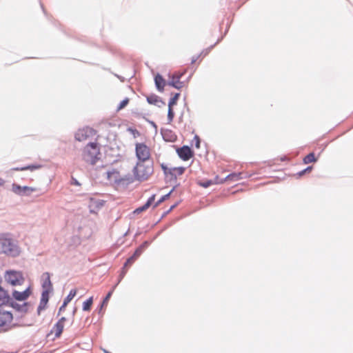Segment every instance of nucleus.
I'll list each match as a JSON object with an SVG mask.
<instances>
[{"mask_svg": "<svg viewBox=\"0 0 353 353\" xmlns=\"http://www.w3.org/2000/svg\"><path fill=\"white\" fill-rule=\"evenodd\" d=\"M184 72H176L172 76L169 85L176 88L181 89L183 87V83L180 81L181 77L183 75Z\"/></svg>", "mask_w": 353, "mask_h": 353, "instance_id": "11", "label": "nucleus"}, {"mask_svg": "<svg viewBox=\"0 0 353 353\" xmlns=\"http://www.w3.org/2000/svg\"><path fill=\"white\" fill-rule=\"evenodd\" d=\"M179 157L183 161H188L193 156V152L188 146H183L176 150Z\"/></svg>", "mask_w": 353, "mask_h": 353, "instance_id": "12", "label": "nucleus"}, {"mask_svg": "<svg viewBox=\"0 0 353 353\" xmlns=\"http://www.w3.org/2000/svg\"><path fill=\"white\" fill-rule=\"evenodd\" d=\"M136 261V259L132 256H130L127 261L125 263L124 265H123V270H122V272H121V278L122 279L124 275L126 274L127 271H128V268L132 265V264Z\"/></svg>", "mask_w": 353, "mask_h": 353, "instance_id": "22", "label": "nucleus"}, {"mask_svg": "<svg viewBox=\"0 0 353 353\" xmlns=\"http://www.w3.org/2000/svg\"><path fill=\"white\" fill-rule=\"evenodd\" d=\"M4 184H5V181L3 179L0 178V187L3 186Z\"/></svg>", "mask_w": 353, "mask_h": 353, "instance_id": "38", "label": "nucleus"}, {"mask_svg": "<svg viewBox=\"0 0 353 353\" xmlns=\"http://www.w3.org/2000/svg\"><path fill=\"white\" fill-rule=\"evenodd\" d=\"M147 101L152 105H157L161 107L165 105V103L159 97L155 94H151L147 97Z\"/></svg>", "mask_w": 353, "mask_h": 353, "instance_id": "17", "label": "nucleus"}, {"mask_svg": "<svg viewBox=\"0 0 353 353\" xmlns=\"http://www.w3.org/2000/svg\"><path fill=\"white\" fill-rule=\"evenodd\" d=\"M66 321L65 317H61L59 321L54 325L52 333H54L56 337H59L64 328V323Z\"/></svg>", "mask_w": 353, "mask_h": 353, "instance_id": "14", "label": "nucleus"}, {"mask_svg": "<svg viewBox=\"0 0 353 353\" xmlns=\"http://www.w3.org/2000/svg\"><path fill=\"white\" fill-rule=\"evenodd\" d=\"M251 176V174H248L246 172L232 173L226 176L224 180L222 179V183H230V182H236L241 179H246Z\"/></svg>", "mask_w": 353, "mask_h": 353, "instance_id": "10", "label": "nucleus"}, {"mask_svg": "<svg viewBox=\"0 0 353 353\" xmlns=\"http://www.w3.org/2000/svg\"><path fill=\"white\" fill-rule=\"evenodd\" d=\"M113 290H114V289L108 293V294L106 295V296L105 297V299L103 301L102 306H103L104 305H106L108 303L109 299H110V297L112 294Z\"/></svg>", "mask_w": 353, "mask_h": 353, "instance_id": "32", "label": "nucleus"}, {"mask_svg": "<svg viewBox=\"0 0 353 353\" xmlns=\"http://www.w3.org/2000/svg\"><path fill=\"white\" fill-rule=\"evenodd\" d=\"M306 172H305V170H303L302 171L299 172L297 173V175L300 177V176H302L303 174H305Z\"/></svg>", "mask_w": 353, "mask_h": 353, "instance_id": "36", "label": "nucleus"}, {"mask_svg": "<svg viewBox=\"0 0 353 353\" xmlns=\"http://www.w3.org/2000/svg\"><path fill=\"white\" fill-rule=\"evenodd\" d=\"M108 178L111 182L116 183H119L122 181L119 176V172L114 170L108 173Z\"/></svg>", "mask_w": 353, "mask_h": 353, "instance_id": "20", "label": "nucleus"}, {"mask_svg": "<svg viewBox=\"0 0 353 353\" xmlns=\"http://www.w3.org/2000/svg\"><path fill=\"white\" fill-rule=\"evenodd\" d=\"M174 117V112L173 111L172 108L168 107V119L170 123L172 121Z\"/></svg>", "mask_w": 353, "mask_h": 353, "instance_id": "31", "label": "nucleus"}, {"mask_svg": "<svg viewBox=\"0 0 353 353\" xmlns=\"http://www.w3.org/2000/svg\"><path fill=\"white\" fill-rule=\"evenodd\" d=\"M41 168V165H30L25 167L21 168H14L12 170L16 171H24V170H30L34 171L35 170H38Z\"/></svg>", "mask_w": 353, "mask_h": 353, "instance_id": "23", "label": "nucleus"}, {"mask_svg": "<svg viewBox=\"0 0 353 353\" xmlns=\"http://www.w3.org/2000/svg\"><path fill=\"white\" fill-rule=\"evenodd\" d=\"M141 250L139 248H138L135 250L132 256L137 260L139 258V256L141 255Z\"/></svg>", "mask_w": 353, "mask_h": 353, "instance_id": "34", "label": "nucleus"}, {"mask_svg": "<svg viewBox=\"0 0 353 353\" xmlns=\"http://www.w3.org/2000/svg\"><path fill=\"white\" fill-rule=\"evenodd\" d=\"M6 281L12 285H20L24 281L21 272L17 271H8L5 276Z\"/></svg>", "mask_w": 353, "mask_h": 353, "instance_id": "9", "label": "nucleus"}, {"mask_svg": "<svg viewBox=\"0 0 353 353\" xmlns=\"http://www.w3.org/2000/svg\"><path fill=\"white\" fill-rule=\"evenodd\" d=\"M0 250L12 256L19 255L20 250L15 241L8 234H0Z\"/></svg>", "mask_w": 353, "mask_h": 353, "instance_id": "3", "label": "nucleus"}, {"mask_svg": "<svg viewBox=\"0 0 353 353\" xmlns=\"http://www.w3.org/2000/svg\"><path fill=\"white\" fill-rule=\"evenodd\" d=\"M43 290L52 291V284L50 281V275L48 272H45L41 276Z\"/></svg>", "mask_w": 353, "mask_h": 353, "instance_id": "16", "label": "nucleus"}, {"mask_svg": "<svg viewBox=\"0 0 353 353\" xmlns=\"http://www.w3.org/2000/svg\"><path fill=\"white\" fill-rule=\"evenodd\" d=\"M96 135V131L91 128L85 127L79 129L75 134V139L78 141H85L92 139Z\"/></svg>", "mask_w": 353, "mask_h": 353, "instance_id": "8", "label": "nucleus"}, {"mask_svg": "<svg viewBox=\"0 0 353 353\" xmlns=\"http://www.w3.org/2000/svg\"><path fill=\"white\" fill-rule=\"evenodd\" d=\"M180 94L176 93L170 100L168 103V107L173 108L174 105H175L177 103V101L179 98Z\"/></svg>", "mask_w": 353, "mask_h": 353, "instance_id": "29", "label": "nucleus"}, {"mask_svg": "<svg viewBox=\"0 0 353 353\" xmlns=\"http://www.w3.org/2000/svg\"><path fill=\"white\" fill-rule=\"evenodd\" d=\"M74 184L77 185H79V183H78V181H74Z\"/></svg>", "mask_w": 353, "mask_h": 353, "instance_id": "39", "label": "nucleus"}, {"mask_svg": "<svg viewBox=\"0 0 353 353\" xmlns=\"http://www.w3.org/2000/svg\"><path fill=\"white\" fill-rule=\"evenodd\" d=\"M100 147L96 142H91L86 145L82 150V159L87 163L94 165L99 159Z\"/></svg>", "mask_w": 353, "mask_h": 353, "instance_id": "1", "label": "nucleus"}, {"mask_svg": "<svg viewBox=\"0 0 353 353\" xmlns=\"http://www.w3.org/2000/svg\"><path fill=\"white\" fill-rule=\"evenodd\" d=\"M68 304H65L63 302L62 305L60 307L59 310V314H60L61 312L64 311Z\"/></svg>", "mask_w": 353, "mask_h": 353, "instance_id": "35", "label": "nucleus"}, {"mask_svg": "<svg viewBox=\"0 0 353 353\" xmlns=\"http://www.w3.org/2000/svg\"><path fill=\"white\" fill-rule=\"evenodd\" d=\"M303 163L305 164H308L310 163H314L317 161L316 158L315 157V155L313 152L310 153L309 154L306 155L303 158Z\"/></svg>", "mask_w": 353, "mask_h": 353, "instance_id": "24", "label": "nucleus"}, {"mask_svg": "<svg viewBox=\"0 0 353 353\" xmlns=\"http://www.w3.org/2000/svg\"><path fill=\"white\" fill-rule=\"evenodd\" d=\"M154 81L157 89L162 92L165 85V80L163 78L161 75L157 74L154 78Z\"/></svg>", "mask_w": 353, "mask_h": 353, "instance_id": "21", "label": "nucleus"}, {"mask_svg": "<svg viewBox=\"0 0 353 353\" xmlns=\"http://www.w3.org/2000/svg\"><path fill=\"white\" fill-rule=\"evenodd\" d=\"M77 292V289L71 290L68 295L65 297V299L63 301L65 304H68L72 301V299L76 296Z\"/></svg>", "mask_w": 353, "mask_h": 353, "instance_id": "25", "label": "nucleus"}, {"mask_svg": "<svg viewBox=\"0 0 353 353\" xmlns=\"http://www.w3.org/2000/svg\"><path fill=\"white\" fill-rule=\"evenodd\" d=\"M164 199V198H163L162 199L159 200V203L161 202Z\"/></svg>", "mask_w": 353, "mask_h": 353, "instance_id": "40", "label": "nucleus"}, {"mask_svg": "<svg viewBox=\"0 0 353 353\" xmlns=\"http://www.w3.org/2000/svg\"><path fill=\"white\" fill-rule=\"evenodd\" d=\"M161 168L165 176L170 181H176L177 177L181 176L185 170L184 167L168 168L163 163L161 165Z\"/></svg>", "mask_w": 353, "mask_h": 353, "instance_id": "7", "label": "nucleus"}, {"mask_svg": "<svg viewBox=\"0 0 353 353\" xmlns=\"http://www.w3.org/2000/svg\"><path fill=\"white\" fill-rule=\"evenodd\" d=\"M153 172V164L147 161H138L133 170L135 179L141 181L148 179Z\"/></svg>", "mask_w": 353, "mask_h": 353, "instance_id": "2", "label": "nucleus"}, {"mask_svg": "<svg viewBox=\"0 0 353 353\" xmlns=\"http://www.w3.org/2000/svg\"><path fill=\"white\" fill-rule=\"evenodd\" d=\"M128 131L132 133L134 138L140 136V132L136 129L129 128Z\"/></svg>", "mask_w": 353, "mask_h": 353, "instance_id": "33", "label": "nucleus"}, {"mask_svg": "<svg viewBox=\"0 0 353 353\" xmlns=\"http://www.w3.org/2000/svg\"><path fill=\"white\" fill-rule=\"evenodd\" d=\"M220 182L219 177L216 176L214 179L204 180V181H198L197 184L203 188H208L214 184H219Z\"/></svg>", "mask_w": 353, "mask_h": 353, "instance_id": "18", "label": "nucleus"}, {"mask_svg": "<svg viewBox=\"0 0 353 353\" xmlns=\"http://www.w3.org/2000/svg\"><path fill=\"white\" fill-rule=\"evenodd\" d=\"M37 188L28 186H23V194L21 195L29 196L33 192H35Z\"/></svg>", "mask_w": 353, "mask_h": 353, "instance_id": "28", "label": "nucleus"}, {"mask_svg": "<svg viewBox=\"0 0 353 353\" xmlns=\"http://www.w3.org/2000/svg\"><path fill=\"white\" fill-rule=\"evenodd\" d=\"M312 170V166H309V167H307V168L305 169L306 173L310 172Z\"/></svg>", "mask_w": 353, "mask_h": 353, "instance_id": "37", "label": "nucleus"}, {"mask_svg": "<svg viewBox=\"0 0 353 353\" xmlns=\"http://www.w3.org/2000/svg\"><path fill=\"white\" fill-rule=\"evenodd\" d=\"M129 101L130 100L128 98H125L122 101H121V103H119V105L117 108V110L119 111V110H122L123 108H124L128 104Z\"/></svg>", "mask_w": 353, "mask_h": 353, "instance_id": "30", "label": "nucleus"}, {"mask_svg": "<svg viewBox=\"0 0 353 353\" xmlns=\"http://www.w3.org/2000/svg\"><path fill=\"white\" fill-rule=\"evenodd\" d=\"M30 294L31 290L30 288H28L23 292L14 290L12 292V297L17 301H26L30 296Z\"/></svg>", "mask_w": 353, "mask_h": 353, "instance_id": "15", "label": "nucleus"}, {"mask_svg": "<svg viewBox=\"0 0 353 353\" xmlns=\"http://www.w3.org/2000/svg\"><path fill=\"white\" fill-rule=\"evenodd\" d=\"M93 303V298L90 297L87 301L83 303V310L90 311Z\"/></svg>", "mask_w": 353, "mask_h": 353, "instance_id": "26", "label": "nucleus"}, {"mask_svg": "<svg viewBox=\"0 0 353 353\" xmlns=\"http://www.w3.org/2000/svg\"><path fill=\"white\" fill-rule=\"evenodd\" d=\"M10 304L11 306L18 311L20 312H26L28 310V304L27 303H24L22 305H19L18 303H14L12 302V299L8 294V293L3 290L2 288L0 290V307H3V305H7Z\"/></svg>", "mask_w": 353, "mask_h": 353, "instance_id": "4", "label": "nucleus"}, {"mask_svg": "<svg viewBox=\"0 0 353 353\" xmlns=\"http://www.w3.org/2000/svg\"><path fill=\"white\" fill-rule=\"evenodd\" d=\"M135 154L138 161H148L151 157V149L144 143H137Z\"/></svg>", "mask_w": 353, "mask_h": 353, "instance_id": "6", "label": "nucleus"}, {"mask_svg": "<svg viewBox=\"0 0 353 353\" xmlns=\"http://www.w3.org/2000/svg\"><path fill=\"white\" fill-rule=\"evenodd\" d=\"M154 199L155 195H152V196H150L147 201V202L143 206L139 207L134 210V213L139 214L148 209L150 206L152 205V203L154 202Z\"/></svg>", "mask_w": 353, "mask_h": 353, "instance_id": "19", "label": "nucleus"}, {"mask_svg": "<svg viewBox=\"0 0 353 353\" xmlns=\"http://www.w3.org/2000/svg\"><path fill=\"white\" fill-rule=\"evenodd\" d=\"M52 291H47V290H43L41 294V297L40 300L39 305L37 308L38 313L40 314V312L45 310L47 305V303L49 301L50 294Z\"/></svg>", "mask_w": 353, "mask_h": 353, "instance_id": "13", "label": "nucleus"}, {"mask_svg": "<svg viewBox=\"0 0 353 353\" xmlns=\"http://www.w3.org/2000/svg\"><path fill=\"white\" fill-rule=\"evenodd\" d=\"M12 190L14 193L21 195L23 194V186L13 183L12 185Z\"/></svg>", "mask_w": 353, "mask_h": 353, "instance_id": "27", "label": "nucleus"}, {"mask_svg": "<svg viewBox=\"0 0 353 353\" xmlns=\"http://www.w3.org/2000/svg\"><path fill=\"white\" fill-rule=\"evenodd\" d=\"M12 313L4 307H0V328L3 331L10 330L12 327Z\"/></svg>", "mask_w": 353, "mask_h": 353, "instance_id": "5", "label": "nucleus"}]
</instances>
